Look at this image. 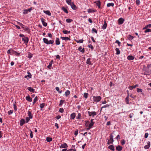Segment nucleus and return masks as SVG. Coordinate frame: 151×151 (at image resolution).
<instances>
[{"label": "nucleus", "instance_id": "7ed1b4c3", "mask_svg": "<svg viewBox=\"0 0 151 151\" xmlns=\"http://www.w3.org/2000/svg\"><path fill=\"white\" fill-rule=\"evenodd\" d=\"M88 114L89 116H92L93 117L94 116L96 115V112L95 111L90 112L88 111Z\"/></svg>", "mask_w": 151, "mask_h": 151}, {"label": "nucleus", "instance_id": "58836bf2", "mask_svg": "<svg viewBox=\"0 0 151 151\" xmlns=\"http://www.w3.org/2000/svg\"><path fill=\"white\" fill-rule=\"evenodd\" d=\"M65 101V100H61L60 101V104H59V106H61L64 103Z\"/></svg>", "mask_w": 151, "mask_h": 151}, {"label": "nucleus", "instance_id": "c756f323", "mask_svg": "<svg viewBox=\"0 0 151 151\" xmlns=\"http://www.w3.org/2000/svg\"><path fill=\"white\" fill-rule=\"evenodd\" d=\"M62 9L65 13L68 14V12L67 9L64 7H63L62 8Z\"/></svg>", "mask_w": 151, "mask_h": 151}, {"label": "nucleus", "instance_id": "72a5a7b5", "mask_svg": "<svg viewBox=\"0 0 151 151\" xmlns=\"http://www.w3.org/2000/svg\"><path fill=\"white\" fill-rule=\"evenodd\" d=\"M114 4L113 3H108L107 4V7H110V6H114Z\"/></svg>", "mask_w": 151, "mask_h": 151}, {"label": "nucleus", "instance_id": "dca6fc26", "mask_svg": "<svg viewBox=\"0 0 151 151\" xmlns=\"http://www.w3.org/2000/svg\"><path fill=\"white\" fill-rule=\"evenodd\" d=\"M28 116H29V118L32 119L33 118V115L32 114L31 112L29 111H28L27 113Z\"/></svg>", "mask_w": 151, "mask_h": 151}, {"label": "nucleus", "instance_id": "6e6d98bb", "mask_svg": "<svg viewBox=\"0 0 151 151\" xmlns=\"http://www.w3.org/2000/svg\"><path fill=\"white\" fill-rule=\"evenodd\" d=\"M29 131L30 132V137L31 138H32L33 137V133H32V132L31 130H30Z\"/></svg>", "mask_w": 151, "mask_h": 151}, {"label": "nucleus", "instance_id": "f704fd0d", "mask_svg": "<svg viewBox=\"0 0 151 151\" xmlns=\"http://www.w3.org/2000/svg\"><path fill=\"white\" fill-rule=\"evenodd\" d=\"M38 99V97L37 96H36L33 100V104H34L35 103V102L37 101Z\"/></svg>", "mask_w": 151, "mask_h": 151}, {"label": "nucleus", "instance_id": "0eeeda50", "mask_svg": "<svg viewBox=\"0 0 151 151\" xmlns=\"http://www.w3.org/2000/svg\"><path fill=\"white\" fill-rule=\"evenodd\" d=\"M45 19L42 18L41 19V20L43 25L45 27H46L47 25V23L45 22Z\"/></svg>", "mask_w": 151, "mask_h": 151}, {"label": "nucleus", "instance_id": "79ce46f5", "mask_svg": "<svg viewBox=\"0 0 151 151\" xmlns=\"http://www.w3.org/2000/svg\"><path fill=\"white\" fill-rule=\"evenodd\" d=\"M66 3L69 5H70L72 4L71 0H66Z\"/></svg>", "mask_w": 151, "mask_h": 151}, {"label": "nucleus", "instance_id": "864d4df0", "mask_svg": "<svg viewBox=\"0 0 151 151\" xmlns=\"http://www.w3.org/2000/svg\"><path fill=\"white\" fill-rule=\"evenodd\" d=\"M30 119H31L30 118H29V117H26V121H25V122L27 123V122H28L29 120H30Z\"/></svg>", "mask_w": 151, "mask_h": 151}, {"label": "nucleus", "instance_id": "5fc2aeb1", "mask_svg": "<svg viewBox=\"0 0 151 151\" xmlns=\"http://www.w3.org/2000/svg\"><path fill=\"white\" fill-rule=\"evenodd\" d=\"M59 111L61 113H63L64 111V109L62 108H61L59 109Z\"/></svg>", "mask_w": 151, "mask_h": 151}, {"label": "nucleus", "instance_id": "13d9d810", "mask_svg": "<svg viewBox=\"0 0 151 151\" xmlns=\"http://www.w3.org/2000/svg\"><path fill=\"white\" fill-rule=\"evenodd\" d=\"M109 105H108V104H107L105 105H104V106H103L102 107H101V110L103 108H106V107H109Z\"/></svg>", "mask_w": 151, "mask_h": 151}, {"label": "nucleus", "instance_id": "09e8293b", "mask_svg": "<svg viewBox=\"0 0 151 151\" xmlns=\"http://www.w3.org/2000/svg\"><path fill=\"white\" fill-rule=\"evenodd\" d=\"M81 114L80 113H79L78 114V115L76 117V119H80L81 117Z\"/></svg>", "mask_w": 151, "mask_h": 151}, {"label": "nucleus", "instance_id": "9d476101", "mask_svg": "<svg viewBox=\"0 0 151 151\" xmlns=\"http://www.w3.org/2000/svg\"><path fill=\"white\" fill-rule=\"evenodd\" d=\"M70 5L71 6V8L74 10H76L77 9V7L76 5L73 3Z\"/></svg>", "mask_w": 151, "mask_h": 151}, {"label": "nucleus", "instance_id": "37998d69", "mask_svg": "<svg viewBox=\"0 0 151 151\" xmlns=\"http://www.w3.org/2000/svg\"><path fill=\"white\" fill-rule=\"evenodd\" d=\"M66 21L67 23H70L73 21V20L70 19H66Z\"/></svg>", "mask_w": 151, "mask_h": 151}, {"label": "nucleus", "instance_id": "5701e85b", "mask_svg": "<svg viewBox=\"0 0 151 151\" xmlns=\"http://www.w3.org/2000/svg\"><path fill=\"white\" fill-rule=\"evenodd\" d=\"M138 86V85L137 84L134 86H129V88L130 90H132L133 88H135L136 87Z\"/></svg>", "mask_w": 151, "mask_h": 151}, {"label": "nucleus", "instance_id": "9b49d317", "mask_svg": "<svg viewBox=\"0 0 151 151\" xmlns=\"http://www.w3.org/2000/svg\"><path fill=\"white\" fill-rule=\"evenodd\" d=\"M134 58V57L131 55H129L127 56V59L129 60H133Z\"/></svg>", "mask_w": 151, "mask_h": 151}, {"label": "nucleus", "instance_id": "a211bd4d", "mask_svg": "<svg viewBox=\"0 0 151 151\" xmlns=\"http://www.w3.org/2000/svg\"><path fill=\"white\" fill-rule=\"evenodd\" d=\"M60 38L61 39L63 40H70V39L68 37H61Z\"/></svg>", "mask_w": 151, "mask_h": 151}, {"label": "nucleus", "instance_id": "4be33fe9", "mask_svg": "<svg viewBox=\"0 0 151 151\" xmlns=\"http://www.w3.org/2000/svg\"><path fill=\"white\" fill-rule=\"evenodd\" d=\"M149 67L148 65L147 66V71L146 70H145V72L144 73V74L145 75H149Z\"/></svg>", "mask_w": 151, "mask_h": 151}, {"label": "nucleus", "instance_id": "4c0bfd02", "mask_svg": "<svg viewBox=\"0 0 151 151\" xmlns=\"http://www.w3.org/2000/svg\"><path fill=\"white\" fill-rule=\"evenodd\" d=\"M63 32L64 34H66L68 33H70V31H68L67 30H63Z\"/></svg>", "mask_w": 151, "mask_h": 151}, {"label": "nucleus", "instance_id": "052dcab7", "mask_svg": "<svg viewBox=\"0 0 151 151\" xmlns=\"http://www.w3.org/2000/svg\"><path fill=\"white\" fill-rule=\"evenodd\" d=\"M125 141L124 139H123L121 141V144L122 145H124L125 144Z\"/></svg>", "mask_w": 151, "mask_h": 151}, {"label": "nucleus", "instance_id": "c85d7f7f", "mask_svg": "<svg viewBox=\"0 0 151 151\" xmlns=\"http://www.w3.org/2000/svg\"><path fill=\"white\" fill-rule=\"evenodd\" d=\"M70 91L69 90H67L65 92V96L67 97V96L70 94Z\"/></svg>", "mask_w": 151, "mask_h": 151}, {"label": "nucleus", "instance_id": "a878e982", "mask_svg": "<svg viewBox=\"0 0 151 151\" xmlns=\"http://www.w3.org/2000/svg\"><path fill=\"white\" fill-rule=\"evenodd\" d=\"M78 50L81 52H82V53H84V51H85V50H84V48H82V47H81L80 46V47L78 49Z\"/></svg>", "mask_w": 151, "mask_h": 151}, {"label": "nucleus", "instance_id": "bf43d9fd", "mask_svg": "<svg viewBox=\"0 0 151 151\" xmlns=\"http://www.w3.org/2000/svg\"><path fill=\"white\" fill-rule=\"evenodd\" d=\"M14 109L15 111H16L17 110V107L16 104H15L13 105Z\"/></svg>", "mask_w": 151, "mask_h": 151}, {"label": "nucleus", "instance_id": "1a4fd4ad", "mask_svg": "<svg viewBox=\"0 0 151 151\" xmlns=\"http://www.w3.org/2000/svg\"><path fill=\"white\" fill-rule=\"evenodd\" d=\"M122 147L120 145H118L116 147V150L118 151H121L122 150Z\"/></svg>", "mask_w": 151, "mask_h": 151}, {"label": "nucleus", "instance_id": "423d86ee", "mask_svg": "<svg viewBox=\"0 0 151 151\" xmlns=\"http://www.w3.org/2000/svg\"><path fill=\"white\" fill-rule=\"evenodd\" d=\"M96 5L98 6V8H100L101 7V2L100 1L98 0L94 2Z\"/></svg>", "mask_w": 151, "mask_h": 151}, {"label": "nucleus", "instance_id": "603ef678", "mask_svg": "<svg viewBox=\"0 0 151 151\" xmlns=\"http://www.w3.org/2000/svg\"><path fill=\"white\" fill-rule=\"evenodd\" d=\"M45 105V104L44 103H42L40 104V106L41 109L43 108Z\"/></svg>", "mask_w": 151, "mask_h": 151}, {"label": "nucleus", "instance_id": "0e129e2a", "mask_svg": "<svg viewBox=\"0 0 151 151\" xmlns=\"http://www.w3.org/2000/svg\"><path fill=\"white\" fill-rule=\"evenodd\" d=\"M136 4L137 5H139L140 3V1L139 0H136Z\"/></svg>", "mask_w": 151, "mask_h": 151}, {"label": "nucleus", "instance_id": "412c9836", "mask_svg": "<svg viewBox=\"0 0 151 151\" xmlns=\"http://www.w3.org/2000/svg\"><path fill=\"white\" fill-rule=\"evenodd\" d=\"M108 148L112 151H114L115 150L114 147L113 145H111L108 147Z\"/></svg>", "mask_w": 151, "mask_h": 151}, {"label": "nucleus", "instance_id": "6e6552de", "mask_svg": "<svg viewBox=\"0 0 151 151\" xmlns=\"http://www.w3.org/2000/svg\"><path fill=\"white\" fill-rule=\"evenodd\" d=\"M147 144L145 145L144 147V148L145 149H147L149 148L150 146V142H148L147 143Z\"/></svg>", "mask_w": 151, "mask_h": 151}, {"label": "nucleus", "instance_id": "338daca9", "mask_svg": "<svg viewBox=\"0 0 151 151\" xmlns=\"http://www.w3.org/2000/svg\"><path fill=\"white\" fill-rule=\"evenodd\" d=\"M137 92L139 93V92H142V89H140V88H137Z\"/></svg>", "mask_w": 151, "mask_h": 151}, {"label": "nucleus", "instance_id": "49530a36", "mask_svg": "<svg viewBox=\"0 0 151 151\" xmlns=\"http://www.w3.org/2000/svg\"><path fill=\"white\" fill-rule=\"evenodd\" d=\"M84 97L85 99H87L88 96V94L87 93H84L83 94Z\"/></svg>", "mask_w": 151, "mask_h": 151}, {"label": "nucleus", "instance_id": "473e14b6", "mask_svg": "<svg viewBox=\"0 0 151 151\" xmlns=\"http://www.w3.org/2000/svg\"><path fill=\"white\" fill-rule=\"evenodd\" d=\"M13 51L14 50L12 49L11 48L7 51V53L8 54H10L12 52V53Z\"/></svg>", "mask_w": 151, "mask_h": 151}, {"label": "nucleus", "instance_id": "e433bc0d", "mask_svg": "<svg viewBox=\"0 0 151 151\" xmlns=\"http://www.w3.org/2000/svg\"><path fill=\"white\" fill-rule=\"evenodd\" d=\"M56 90L58 91L60 93H61L62 92V90H60V88L58 87H56L55 88Z\"/></svg>", "mask_w": 151, "mask_h": 151}, {"label": "nucleus", "instance_id": "f3484780", "mask_svg": "<svg viewBox=\"0 0 151 151\" xmlns=\"http://www.w3.org/2000/svg\"><path fill=\"white\" fill-rule=\"evenodd\" d=\"M26 99L29 102H31L32 101V99L30 97L29 95L26 97Z\"/></svg>", "mask_w": 151, "mask_h": 151}, {"label": "nucleus", "instance_id": "2f4dec72", "mask_svg": "<svg viewBox=\"0 0 151 151\" xmlns=\"http://www.w3.org/2000/svg\"><path fill=\"white\" fill-rule=\"evenodd\" d=\"M12 54L16 56H18L19 55L20 53L14 50L13 52L12 55Z\"/></svg>", "mask_w": 151, "mask_h": 151}, {"label": "nucleus", "instance_id": "39448f33", "mask_svg": "<svg viewBox=\"0 0 151 151\" xmlns=\"http://www.w3.org/2000/svg\"><path fill=\"white\" fill-rule=\"evenodd\" d=\"M124 21V19L123 18H120L118 20V24H122L123 23Z\"/></svg>", "mask_w": 151, "mask_h": 151}, {"label": "nucleus", "instance_id": "4468645a", "mask_svg": "<svg viewBox=\"0 0 151 151\" xmlns=\"http://www.w3.org/2000/svg\"><path fill=\"white\" fill-rule=\"evenodd\" d=\"M91 58H88L86 61V63L87 64H88L89 65H92V64L91 63Z\"/></svg>", "mask_w": 151, "mask_h": 151}, {"label": "nucleus", "instance_id": "a19ab883", "mask_svg": "<svg viewBox=\"0 0 151 151\" xmlns=\"http://www.w3.org/2000/svg\"><path fill=\"white\" fill-rule=\"evenodd\" d=\"M134 38V37L133 36H132L131 35H129L128 37V39L129 40H132Z\"/></svg>", "mask_w": 151, "mask_h": 151}, {"label": "nucleus", "instance_id": "393cba45", "mask_svg": "<svg viewBox=\"0 0 151 151\" xmlns=\"http://www.w3.org/2000/svg\"><path fill=\"white\" fill-rule=\"evenodd\" d=\"M55 43L56 45H58L60 44V41L59 39L58 38H56L55 40Z\"/></svg>", "mask_w": 151, "mask_h": 151}, {"label": "nucleus", "instance_id": "aec40b11", "mask_svg": "<svg viewBox=\"0 0 151 151\" xmlns=\"http://www.w3.org/2000/svg\"><path fill=\"white\" fill-rule=\"evenodd\" d=\"M43 12L44 13H45L46 14L48 15L49 16H51V13L50 11L48 10H44Z\"/></svg>", "mask_w": 151, "mask_h": 151}, {"label": "nucleus", "instance_id": "b1692460", "mask_svg": "<svg viewBox=\"0 0 151 151\" xmlns=\"http://www.w3.org/2000/svg\"><path fill=\"white\" fill-rule=\"evenodd\" d=\"M27 73L28 74V75L25 76L24 77V78H27V77H28L29 78H31L32 77V75L29 72H27Z\"/></svg>", "mask_w": 151, "mask_h": 151}, {"label": "nucleus", "instance_id": "69168bd1", "mask_svg": "<svg viewBox=\"0 0 151 151\" xmlns=\"http://www.w3.org/2000/svg\"><path fill=\"white\" fill-rule=\"evenodd\" d=\"M18 24L19 25H20L21 27H23L24 26V25L22 23L20 22H18Z\"/></svg>", "mask_w": 151, "mask_h": 151}, {"label": "nucleus", "instance_id": "3c124183", "mask_svg": "<svg viewBox=\"0 0 151 151\" xmlns=\"http://www.w3.org/2000/svg\"><path fill=\"white\" fill-rule=\"evenodd\" d=\"M28 13V11L27 9H25L23 11V14H27Z\"/></svg>", "mask_w": 151, "mask_h": 151}, {"label": "nucleus", "instance_id": "2eb2a0df", "mask_svg": "<svg viewBox=\"0 0 151 151\" xmlns=\"http://www.w3.org/2000/svg\"><path fill=\"white\" fill-rule=\"evenodd\" d=\"M27 89L30 92L34 93L35 92V90L32 88L31 87H28Z\"/></svg>", "mask_w": 151, "mask_h": 151}, {"label": "nucleus", "instance_id": "ddd939ff", "mask_svg": "<svg viewBox=\"0 0 151 151\" xmlns=\"http://www.w3.org/2000/svg\"><path fill=\"white\" fill-rule=\"evenodd\" d=\"M68 146L67 144L64 143L63 144H62L60 146V148H65L67 147Z\"/></svg>", "mask_w": 151, "mask_h": 151}, {"label": "nucleus", "instance_id": "f257e3e1", "mask_svg": "<svg viewBox=\"0 0 151 151\" xmlns=\"http://www.w3.org/2000/svg\"><path fill=\"white\" fill-rule=\"evenodd\" d=\"M43 42L47 44H52L54 41L53 40H50L48 41V39L46 38H44L43 39Z\"/></svg>", "mask_w": 151, "mask_h": 151}, {"label": "nucleus", "instance_id": "f03ea898", "mask_svg": "<svg viewBox=\"0 0 151 151\" xmlns=\"http://www.w3.org/2000/svg\"><path fill=\"white\" fill-rule=\"evenodd\" d=\"M93 101L96 102H97L99 101L101 99L100 96H93Z\"/></svg>", "mask_w": 151, "mask_h": 151}, {"label": "nucleus", "instance_id": "4d7b16f0", "mask_svg": "<svg viewBox=\"0 0 151 151\" xmlns=\"http://www.w3.org/2000/svg\"><path fill=\"white\" fill-rule=\"evenodd\" d=\"M83 40L82 39L80 40H76V41L77 42L80 43H82L83 42Z\"/></svg>", "mask_w": 151, "mask_h": 151}, {"label": "nucleus", "instance_id": "bb28decb", "mask_svg": "<svg viewBox=\"0 0 151 151\" xmlns=\"http://www.w3.org/2000/svg\"><path fill=\"white\" fill-rule=\"evenodd\" d=\"M107 23L106 22V21H105L104 22V24H103V25L102 26V29H106V27H107Z\"/></svg>", "mask_w": 151, "mask_h": 151}, {"label": "nucleus", "instance_id": "680f3d73", "mask_svg": "<svg viewBox=\"0 0 151 151\" xmlns=\"http://www.w3.org/2000/svg\"><path fill=\"white\" fill-rule=\"evenodd\" d=\"M78 133V130L76 129L75 131L74 132V134L76 136H77Z\"/></svg>", "mask_w": 151, "mask_h": 151}, {"label": "nucleus", "instance_id": "cd10ccee", "mask_svg": "<svg viewBox=\"0 0 151 151\" xmlns=\"http://www.w3.org/2000/svg\"><path fill=\"white\" fill-rule=\"evenodd\" d=\"M70 116L71 119H74L75 117V113L74 112L73 113L70 115Z\"/></svg>", "mask_w": 151, "mask_h": 151}, {"label": "nucleus", "instance_id": "774afa93", "mask_svg": "<svg viewBox=\"0 0 151 151\" xmlns=\"http://www.w3.org/2000/svg\"><path fill=\"white\" fill-rule=\"evenodd\" d=\"M92 31L93 32H95L96 34L97 33V31L94 28H93L92 29Z\"/></svg>", "mask_w": 151, "mask_h": 151}, {"label": "nucleus", "instance_id": "e2e57ef3", "mask_svg": "<svg viewBox=\"0 0 151 151\" xmlns=\"http://www.w3.org/2000/svg\"><path fill=\"white\" fill-rule=\"evenodd\" d=\"M88 46L89 48H90L92 50H93V46L91 44H90L88 45Z\"/></svg>", "mask_w": 151, "mask_h": 151}, {"label": "nucleus", "instance_id": "a18cd8bd", "mask_svg": "<svg viewBox=\"0 0 151 151\" xmlns=\"http://www.w3.org/2000/svg\"><path fill=\"white\" fill-rule=\"evenodd\" d=\"M115 43H117L119 46H120L121 45V42L118 40H116L115 42Z\"/></svg>", "mask_w": 151, "mask_h": 151}, {"label": "nucleus", "instance_id": "f8f14e48", "mask_svg": "<svg viewBox=\"0 0 151 151\" xmlns=\"http://www.w3.org/2000/svg\"><path fill=\"white\" fill-rule=\"evenodd\" d=\"M25 123V121L24 119H21L20 121V126H22Z\"/></svg>", "mask_w": 151, "mask_h": 151}, {"label": "nucleus", "instance_id": "6ab92c4d", "mask_svg": "<svg viewBox=\"0 0 151 151\" xmlns=\"http://www.w3.org/2000/svg\"><path fill=\"white\" fill-rule=\"evenodd\" d=\"M53 63V60H52L51 62L49 63V65L47 66V67L49 68V69H50L51 67L52 66V63Z\"/></svg>", "mask_w": 151, "mask_h": 151}, {"label": "nucleus", "instance_id": "20e7f679", "mask_svg": "<svg viewBox=\"0 0 151 151\" xmlns=\"http://www.w3.org/2000/svg\"><path fill=\"white\" fill-rule=\"evenodd\" d=\"M22 40L24 41L26 45H27L29 41V39L27 37H24V38H22Z\"/></svg>", "mask_w": 151, "mask_h": 151}, {"label": "nucleus", "instance_id": "c9c22d12", "mask_svg": "<svg viewBox=\"0 0 151 151\" xmlns=\"http://www.w3.org/2000/svg\"><path fill=\"white\" fill-rule=\"evenodd\" d=\"M52 140V138L51 137H47L46 138V141L47 142H50Z\"/></svg>", "mask_w": 151, "mask_h": 151}, {"label": "nucleus", "instance_id": "de8ad7c7", "mask_svg": "<svg viewBox=\"0 0 151 151\" xmlns=\"http://www.w3.org/2000/svg\"><path fill=\"white\" fill-rule=\"evenodd\" d=\"M94 123V122H91L89 124V127H90V128H92Z\"/></svg>", "mask_w": 151, "mask_h": 151}, {"label": "nucleus", "instance_id": "ea45409f", "mask_svg": "<svg viewBox=\"0 0 151 151\" xmlns=\"http://www.w3.org/2000/svg\"><path fill=\"white\" fill-rule=\"evenodd\" d=\"M96 11L92 9H88V13H92L95 12Z\"/></svg>", "mask_w": 151, "mask_h": 151}, {"label": "nucleus", "instance_id": "8fccbe9b", "mask_svg": "<svg viewBox=\"0 0 151 151\" xmlns=\"http://www.w3.org/2000/svg\"><path fill=\"white\" fill-rule=\"evenodd\" d=\"M144 32L145 33L148 32H151V29H147Z\"/></svg>", "mask_w": 151, "mask_h": 151}, {"label": "nucleus", "instance_id": "7c9ffc66", "mask_svg": "<svg viewBox=\"0 0 151 151\" xmlns=\"http://www.w3.org/2000/svg\"><path fill=\"white\" fill-rule=\"evenodd\" d=\"M115 50L116 52V54L117 55H119L120 53V51L119 48H116L115 49Z\"/></svg>", "mask_w": 151, "mask_h": 151}, {"label": "nucleus", "instance_id": "c03bdc74", "mask_svg": "<svg viewBox=\"0 0 151 151\" xmlns=\"http://www.w3.org/2000/svg\"><path fill=\"white\" fill-rule=\"evenodd\" d=\"M125 102L127 104H129V99L128 97H126L125 99Z\"/></svg>", "mask_w": 151, "mask_h": 151}]
</instances>
